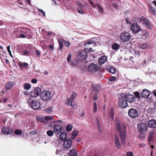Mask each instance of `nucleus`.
I'll use <instances>...</instances> for the list:
<instances>
[{
  "mask_svg": "<svg viewBox=\"0 0 156 156\" xmlns=\"http://www.w3.org/2000/svg\"><path fill=\"white\" fill-rule=\"evenodd\" d=\"M148 126L151 128H154L156 127V121L154 119L149 120L148 123Z\"/></svg>",
  "mask_w": 156,
  "mask_h": 156,
  "instance_id": "obj_19",
  "label": "nucleus"
},
{
  "mask_svg": "<svg viewBox=\"0 0 156 156\" xmlns=\"http://www.w3.org/2000/svg\"><path fill=\"white\" fill-rule=\"evenodd\" d=\"M14 133L17 135H19L22 134V132L21 130L18 129L15 131Z\"/></svg>",
  "mask_w": 156,
  "mask_h": 156,
  "instance_id": "obj_39",
  "label": "nucleus"
},
{
  "mask_svg": "<svg viewBox=\"0 0 156 156\" xmlns=\"http://www.w3.org/2000/svg\"><path fill=\"white\" fill-rule=\"evenodd\" d=\"M78 12L80 13L83 14L84 13L82 9L78 10Z\"/></svg>",
  "mask_w": 156,
  "mask_h": 156,
  "instance_id": "obj_61",
  "label": "nucleus"
},
{
  "mask_svg": "<svg viewBox=\"0 0 156 156\" xmlns=\"http://www.w3.org/2000/svg\"><path fill=\"white\" fill-rule=\"evenodd\" d=\"M112 5L115 8H116V9H118V6L117 5L116 3H113Z\"/></svg>",
  "mask_w": 156,
  "mask_h": 156,
  "instance_id": "obj_63",
  "label": "nucleus"
},
{
  "mask_svg": "<svg viewBox=\"0 0 156 156\" xmlns=\"http://www.w3.org/2000/svg\"><path fill=\"white\" fill-rule=\"evenodd\" d=\"M30 135H34L36 134L37 133L35 131H31L30 132Z\"/></svg>",
  "mask_w": 156,
  "mask_h": 156,
  "instance_id": "obj_56",
  "label": "nucleus"
},
{
  "mask_svg": "<svg viewBox=\"0 0 156 156\" xmlns=\"http://www.w3.org/2000/svg\"><path fill=\"white\" fill-rule=\"evenodd\" d=\"M96 5L98 7V9L99 10L101 11L102 12H103V8L101 6L98 4H97Z\"/></svg>",
  "mask_w": 156,
  "mask_h": 156,
  "instance_id": "obj_49",
  "label": "nucleus"
},
{
  "mask_svg": "<svg viewBox=\"0 0 156 156\" xmlns=\"http://www.w3.org/2000/svg\"><path fill=\"white\" fill-rule=\"evenodd\" d=\"M93 44V43L92 41H87V42H86L85 43L84 45L85 46L87 45H89V44Z\"/></svg>",
  "mask_w": 156,
  "mask_h": 156,
  "instance_id": "obj_57",
  "label": "nucleus"
},
{
  "mask_svg": "<svg viewBox=\"0 0 156 156\" xmlns=\"http://www.w3.org/2000/svg\"><path fill=\"white\" fill-rule=\"evenodd\" d=\"M149 35V34L148 32H146L144 34H143V37L144 38H147Z\"/></svg>",
  "mask_w": 156,
  "mask_h": 156,
  "instance_id": "obj_46",
  "label": "nucleus"
},
{
  "mask_svg": "<svg viewBox=\"0 0 156 156\" xmlns=\"http://www.w3.org/2000/svg\"><path fill=\"white\" fill-rule=\"evenodd\" d=\"M153 95L156 98V90H154L153 91Z\"/></svg>",
  "mask_w": 156,
  "mask_h": 156,
  "instance_id": "obj_64",
  "label": "nucleus"
},
{
  "mask_svg": "<svg viewBox=\"0 0 156 156\" xmlns=\"http://www.w3.org/2000/svg\"><path fill=\"white\" fill-rule=\"evenodd\" d=\"M97 104L96 102H94L93 105V112H97Z\"/></svg>",
  "mask_w": 156,
  "mask_h": 156,
  "instance_id": "obj_40",
  "label": "nucleus"
},
{
  "mask_svg": "<svg viewBox=\"0 0 156 156\" xmlns=\"http://www.w3.org/2000/svg\"><path fill=\"white\" fill-rule=\"evenodd\" d=\"M2 131L5 134H8L11 133L12 132L13 130L8 128L4 127L2 129Z\"/></svg>",
  "mask_w": 156,
  "mask_h": 156,
  "instance_id": "obj_20",
  "label": "nucleus"
},
{
  "mask_svg": "<svg viewBox=\"0 0 156 156\" xmlns=\"http://www.w3.org/2000/svg\"><path fill=\"white\" fill-rule=\"evenodd\" d=\"M53 107H50L46 109V111L48 113H50L52 112Z\"/></svg>",
  "mask_w": 156,
  "mask_h": 156,
  "instance_id": "obj_41",
  "label": "nucleus"
},
{
  "mask_svg": "<svg viewBox=\"0 0 156 156\" xmlns=\"http://www.w3.org/2000/svg\"><path fill=\"white\" fill-rule=\"evenodd\" d=\"M116 129L120 133L121 140L122 144L125 145V138L126 136V131L127 128L125 124L122 126L119 122L116 124Z\"/></svg>",
  "mask_w": 156,
  "mask_h": 156,
  "instance_id": "obj_1",
  "label": "nucleus"
},
{
  "mask_svg": "<svg viewBox=\"0 0 156 156\" xmlns=\"http://www.w3.org/2000/svg\"><path fill=\"white\" fill-rule=\"evenodd\" d=\"M151 92L150 90L146 89H143L140 93V95L141 97L144 98H147V101L148 102H151L152 100L150 98H148Z\"/></svg>",
  "mask_w": 156,
  "mask_h": 156,
  "instance_id": "obj_7",
  "label": "nucleus"
},
{
  "mask_svg": "<svg viewBox=\"0 0 156 156\" xmlns=\"http://www.w3.org/2000/svg\"><path fill=\"white\" fill-rule=\"evenodd\" d=\"M88 70L91 73L95 72L98 70V68L97 65L94 64H90L88 66Z\"/></svg>",
  "mask_w": 156,
  "mask_h": 156,
  "instance_id": "obj_11",
  "label": "nucleus"
},
{
  "mask_svg": "<svg viewBox=\"0 0 156 156\" xmlns=\"http://www.w3.org/2000/svg\"><path fill=\"white\" fill-rule=\"evenodd\" d=\"M134 54L135 56H139L140 55V52L137 50H135L134 51Z\"/></svg>",
  "mask_w": 156,
  "mask_h": 156,
  "instance_id": "obj_48",
  "label": "nucleus"
},
{
  "mask_svg": "<svg viewBox=\"0 0 156 156\" xmlns=\"http://www.w3.org/2000/svg\"><path fill=\"white\" fill-rule=\"evenodd\" d=\"M94 94V96H93V100L94 101L96 100L98 98V96L97 95L98 94Z\"/></svg>",
  "mask_w": 156,
  "mask_h": 156,
  "instance_id": "obj_53",
  "label": "nucleus"
},
{
  "mask_svg": "<svg viewBox=\"0 0 156 156\" xmlns=\"http://www.w3.org/2000/svg\"><path fill=\"white\" fill-rule=\"evenodd\" d=\"M118 104L119 107L121 108H124L128 106L127 102L125 99L119 100Z\"/></svg>",
  "mask_w": 156,
  "mask_h": 156,
  "instance_id": "obj_17",
  "label": "nucleus"
},
{
  "mask_svg": "<svg viewBox=\"0 0 156 156\" xmlns=\"http://www.w3.org/2000/svg\"><path fill=\"white\" fill-rule=\"evenodd\" d=\"M58 43L59 45V49H62L63 48V44L62 41L60 40H58Z\"/></svg>",
  "mask_w": 156,
  "mask_h": 156,
  "instance_id": "obj_43",
  "label": "nucleus"
},
{
  "mask_svg": "<svg viewBox=\"0 0 156 156\" xmlns=\"http://www.w3.org/2000/svg\"><path fill=\"white\" fill-rule=\"evenodd\" d=\"M29 65L28 64L25 62H24L23 63L21 62H19L18 64V66H19L20 68L22 70V69L23 68V66H24L25 68L26 69H28V66Z\"/></svg>",
  "mask_w": 156,
  "mask_h": 156,
  "instance_id": "obj_24",
  "label": "nucleus"
},
{
  "mask_svg": "<svg viewBox=\"0 0 156 156\" xmlns=\"http://www.w3.org/2000/svg\"><path fill=\"white\" fill-rule=\"evenodd\" d=\"M132 35L129 32H124L120 35V38L122 41L126 42L129 41Z\"/></svg>",
  "mask_w": 156,
  "mask_h": 156,
  "instance_id": "obj_6",
  "label": "nucleus"
},
{
  "mask_svg": "<svg viewBox=\"0 0 156 156\" xmlns=\"http://www.w3.org/2000/svg\"><path fill=\"white\" fill-rule=\"evenodd\" d=\"M129 115L132 118H135L139 115L137 110L135 108H131L129 109L128 112Z\"/></svg>",
  "mask_w": 156,
  "mask_h": 156,
  "instance_id": "obj_8",
  "label": "nucleus"
},
{
  "mask_svg": "<svg viewBox=\"0 0 156 156\" xmlns=\"http://www.w3.org/2000/svg\"><path fill=\"white\" fill-rule=\"evenodd\" d=\"M27 102L30 107L34 110H37L40 108L41 103L38 100H33L30 98L28 100Z\"/></svg>",
  "mask_w": 156,
  "mask_h": 156,
  "instance_id": "obj_3",
  "label": "nucleus"
},
{
  "mask_svg": "<svg viewBox=\"0 0 156 156\" xmlns=\"http://www.w3.org/2000/svg\"><path fill=\"white\" fill-rule=\"evenodd\" d=\"M41 89L38 87H36L34 90L30 92V95L32 97H36L41 93Z\"/></svg>",
  "mask_w": 156,
  "mask_h": 156,
  "instance_id": "obj_12",
  "label": "nucleus"
},
{
  "mask_svg": "<svg viewBox=\"0 0 156 156\" xmlns=\"http://www.w3.org/2000/svg\"><path fill=\"white\" fill-rule=\"evenodd\" d=\"M36 119L38 121L42 122H44V120L42 117L40 116H37Z\"/></svg>",
  "mask_w": 156,
  "mask_h": 156,
  "instance_id": "obj_37",
  "label": "nucleus"
},
{
  "mask_svg": "<svg viewBox=\"0 0 156 156\" xmlns=\"http://www.w3.org/2000/svg\"><path fill=\"white\" fill-rule=\"evenodd\" d=\"M145 18H144L143 16H141L140 18L136 17L134 18L133 20L135 21V23H136L135 24H136L142 22L144 23V20H145Z\"/></svg>",
  "mask_w": 156,
  "mask_h": 156,
  "instance_id": "obj_21",
  "label": "nucleus"
},
{
  "mask_svg": "<svg viewBox=\"0 0 156 156\" xmlns=\"http://www.w3.org/2000/svg\"><path fill=\"white\" fill-rule=\"evenodd\" d=\"M87 53L84 51L79 52L77 54V58L80 60H83L86 59Z\"/></svg>",
  "mask_w": 156,
  "mask_h": 156,
  "instance_id": "obj_15",
  "label": "nucleus"
},
{
  "mask_svg": "<svg viewBox=\"0 0 156 156\" xmlns=\"http://www.w3.org/2000/svg\"><path fill=\"white\" fill-rule=\"evenodd\" d=\"M24 88L26 90H29L31 88V85L30 83H25L24 85Z\"/></svg>",
  "mask_w": 156,
  "mask_h": 156,
  "instance_id": "obj_34",
  "label": "nucleus"
},
{
  "mask_svg": "<svg viewBox=\"0 0 156 156\" xmlns=\"http://www.w3.org/2000/svg\"><path fill=\"white\" fill-rule=\"evenodd\" d=\"M7 50L8 51V52L9 53L10 56L12 58H13V56L12 55V54H11V51L10 50V46H7Z\"/></svg>",
  "mask_w": 156,
  "mask_h": 156,
  "instance_id": "obj_47",
  "label": "nucleus"
},
{
  "mask_svg": "<svg viewBox=\"0 0 156 156\" xmlns=\"http://www.w3.org/2000/svg\"><path fill=\"white\" fill-rule=\"evenodd\" d=\"M73 128V126L71 124H68L66 127V130L68 132H69Z\"/></svg>",
  "mask_w": 156,
  "mask_h": 156,
  "instance_id": "obj_36",
  "label": "nucleus"
},
{
  "mask_svg": "<svg viewBox=\"0 0 156 156\" xmlns=\"http://www.w3.org/2000/svg\"><path fill=\"white\" fill-rule=\"evenodd\" d=\"M89 2L93 6V7H95V5L94 4V3L91 1V0H88Z\"/></svg>",
  "mask_w": 156,
  "mask_h": 156,
  "instance_id": "obj_62",
  "label": "nucleus"
},
{
  "mask_svg": "<svg viewBox=\"0 0 156 156\" xmlns=\"http://www.w3.org/2000/svg\"><path fill=\"white\" fill-rule=\"evenodd\" d=\"M109 80L110 81H115L116 80L115 76H111L110 77L109 79Z\"/></svg>",
  "mask_w": 156,
  "mask_h": 156,
  "instance_id": "obj_50",
  "label": "nucleus"
},
{
  "mask_svg": "<svg viewBox=\"0 0 156 156\" xmlns=\"http://www.w3.org/2000/svg\"><path fill=\"white\" fill-rule=\"evenodd\" d=\"M72 55L71 52H70L68 55L67 57V60L68 62H69L71 61Z\"/></svg>",
  "mask_w": 156,
  "mask_h": 156,
  "instance_id": "obj_44",
  "label": "nucleus"
},
{
  "mask_svg": "<svg viewBox=\"0 0 156 156\" xmlns=\"http://www.w3.org/2000/svg\"><path fill=\"white\" fill-rule=\"evenodd\" d=\"M59 139L62 141L67 139V134L65 132H62L60 135Z\"/></svg>",
  "mask_w": 156,
  "mask_h": 156,
  "instance_id": "obj_25",
  "label": "nucleus"
},
{
  "mask_svg": "<svg viewBox=\"0 0 156 156\" xmlns=\"http://www.w3.org/2000/svg\"><path fill=\"white\" fill-rule=\"evenodd\" d=\"M53 118V116H46L45 117V119L46 120H50Z\"/></svg>",
  "mask_w": 156,
  "mask_h": 156,
  "instance_id": "obj_51",
  "label": "nucleus"
},
{
  "mask_svg": "<svg viewBox=\"0 0 156 156\" xmlns=\"http://www.w3.org/2000/svg\"><path fill=\"white\" fill-rule=\"evenodd\" d=\"M126 156H133V153L132 152H128L126 153Z\"/></svg>",
  "mask_w": 156,
  "mask_h": 156,
  "instance_id": "obj_54",
  "label": "nucleus"
},
{
  "mask_svg": "<svg viewBox=\"0 0 156 156\" xmlns=\"http://www.w3.org/2000/svg\"><path fill=\"white\" fill-rule=\"evenodd\" d=\"M124 99L127 102L128 101L130 103L133 102L135 100L134 96L129 93L126 94L124 96Z\"/></svg>",
  "mask_w": 156,
  "mask_h": 156,
  "instance_id": "obj_14",
  "label": "nucleus"
},
{
  "mask_svg": "<svg viewBox=\"0 0 156 156\" xmlns=\"http://www.w3.org/2000/svg\"><path fill=\"white\" fill-rule=\"evenodd\" d=\"M31 82L33 83H36L37 82V80L36 79H33L31 80Z\"/></svg>",
  "mask_w": 156,
  "mask_h": 156,
  "instance_id": "obj_60",
  "label": "nucleus"
},
{
  "mask_svg": "<svg viewBox=\"0 0 156 156\" xmlns=\"http://www.w3.org/2000/svg\"><path fill=\"white\" fill-rule=\"evenodd\" d=\"M38 12L40 15L42 16H45V13L42 10L40 9H38Z\"/></svg>",
  "mask_w": 156,
  "mask_h": 156,
  "instance_id": "obj_35",
  "label": "nucleus"
},
{
  "mask_svg": "<svg viewBox=\"0 0 156 156\" xmlns=\"http://www.w3.org/2000/svg\"><path fill=\"white\" fill-rule=\"evenodd\" d=\"M14 85V82H9L5 84V88L7 90L11 89Z\"/></svg>",
  "mask_w": 156,
  "mask_h": 156,
  "instance_id": "obj_22",
  "label": "nucleus"
},
{
  "mask_svg": "<svg viewBox=\"0 0 156 156\" xmlns=\"http://www.w3.org/2000/svg\"><path fill=\"white\" fill-rule=\"evenodd\" d=\"M77 95V93L73 92L70 98H67L65 102L66 104L67 105L71 106L74 109H76L77 108V105L74 104L73 101Z\"/></svg>",
  "mask_w": 156,
  "mask_h": 156,
  "instance_id": "obj_2",
  "label": "nucleus"
},
{
  "mask_svg": "<svg viewBox=\"0 0 156 156\" xmlns=\"http://www.w3.org/2000/svg\"><path fill=\"white\" fill-rule=\"evenodd\" d=\"M62 147L64 150H68L72 147L73 142L71 139L68 138L63 141Z\"/></svg>",
  "mask_w": 156,
  "mask_h": 156,
  "instance_id": "obj_5",
  "label": "nucleus"
},
{
  "mask_svg": "<svg viewBox=\"0 0 156 156\" xmlns=\"http://www.w3.org/2000/svg\"><path fill=\"white\" fill-rule=\"evenodd\" d=\"M78 131L77 130H74L72 132V136H75L76 137L78 134Z\"/></svg>",
  "mask_w": 156,
  "mask_h": 156,
  "instance_id": "obj_45",
  "label": "nucleus"
},
{
  "mask_svg": "<svg viewBox=\"0 0 156 156\" xmlns=\"http://www.w3.org/2000/svg\"><path fill=\"white\" fill-rule=\"evenodd\" d=\"M41 93V98L44 101H48L52 98V93L49 91L44 90Z\"/></svg>",
  "mask_w": 156,
  "mask_h": 156,
  "instance_id": "obj_4",
  "label": "nucleus"
},
{
  "mask_svg": "<svg viewBox=\"0 0 156 156\" xmlns=\"http://www.w3.org/2000/svg\"><path fill=\"white\" fill-rule=\"evenodd\" d=\"M29 54V52L27 51H25L22 52V55H26L27 54Z\"/></svg>",
  "mask_w": 156,
  "mask_h": 156,
  "instance_id": "obj_55",
  "label": "nucleus"
},
{
  "mask_svg": "<svg viewBox=\"0 0 156 156\" xmlns=\"http://www.w3.org/2000/svg\"><path fill=\"white\" fill-rule=\"evenodd\" d=\"M143 23L146 24V27L147 28L150 29L151 28L150 23L147 19L145 18L144 20Z\"/></svg>",
  "mask_w": 156,
  "mask_h": 156,
  "instance_id": "obj_32",
  "label": "nucleus"
},
{
  "mask_svg": "<svg viewBox=\"0 0 156 156\" xmlns=\"http://www.w3.org/2000/svg\"><path fill=\"white\" fill-rule=\"evenodd\" d=\"M77 152L75 149L71 150L69 152V156H77Z\"/></svg>",
  "mask_w": 156,
  "mask_h": 156,
  "instance_id": "obj_27",
  "label": "nucleus"
},
{
  "mask_svg": "<svg viewBox=\"0 0 156 156\" xmlns=\"http://www.w3.org/2000/svg\"><path fill=\"white\" fill-rule=\"evenodd\" d=\"M134 94L136 96V97L137 98H140V93L138 91H136L134 93Z\"/></svg>",
  "mask_w": 156,
  "mask_h": 156,
  "instance_id": "obj_42",
  "label": "nucleus"
},
{
  "mask_svg": "<svg viewBox=\"0 0 156 156\" xmlns=\"http://www.w3.org/2000/svg\"><path fill=\"white\" fill-rule=\"evenodd\" d=\"M130 29L134 34H137L140 31H142L139 26L135 23H133L131 25Z\"/></svg>",
  "mask_w": 156,
  "mask_h": 156,
  "instance_id": "obj_9",
  "label": "nucleus"
},
{
  "mask_svg": "<svg viewBox=\"0 0 156 156\" xmlns=\"http://www.w3.org/2000/svg\"><path fill=\"white\" fill-rule=\"evenodd\" d=\"M149 11L151 14L153 15H156V9L151 5L149 6Z\"/></svg>",
  "mask_w": 156,
  "mask_h": 156,
  "instance_id": "obj_26",
  "label": "nucleus"
},
{
  "mask_svg": "<svg viewBox=\"0 0 156 156\" xmlns=\"http://www.w3.org/2000/svg\"><path fill=\"white\" fill-rule=\"evenodd\" d=\"M47 135L49 136H52L54 134V132L52 130H48L47 132Z\"/></svg>",
  "mask_w": 156,
  "mask_h": 156,
  "instance_id": "obj_38",
  "label": "nucleus"
},
{
  "mask_svg": "<svg viewBox=\"0 0 156 156\" xmlns=\"http://www.w3.org/2000/svg\"><path fill=\"white\" fill-rule=\"evenodd\" d=\"M114 108L112 107L111 108L109 112V117H110L113 121H114Z\"/></svg>",
  "mask_w": 156,
  "mask_h": 156,
  "instance_id": "obj_28",
  "label": "nucleus"
},
{
  "mask_svg": "<svg viewBox=\"0 0 156 156\" xmlns=\"http://www.w3.org/2000/svg\"><path fill=\"white\" fill-rule=\"evenodd\" d=\"M76 4L80 8L82 7L83 6V5H82L79 1H76Z\"/></svg>",
  "mask_w": 156,
  "mask_h": 156,
  "instance_id": "obj_52",
  "label": "nucleus"
},
{
  "mask_svg": "<svg viewBox=\"0 0 156 156\" xmlns=\"http://www.w3.org/2000/svg\"><path fill=\"white\" fill-rule=\"evenodd\" d=\"M64 43L65 46L67 47H69L70 44L69 42L68 41H65L64 42Z\"/></svg>",
  "mask_w": 156,
  "mask_h": 156,
  "instance_id": "obj_58",
  "label": "nucleus"
},
{
  "mask_svg": "<svg viewBox=\"0 0 156 156\" xmlns=\"http://www.w3.org/2000/svg\"><path fill=\"white\" fill-rule=\"evenodd\" d=\"M26 36H27V37L29 39L33 37L32 35L31 34H27Z\"/></svg>",
  "mask_w": 156,
  "mask_h": 156,
  "instance_id": "obj_59",
  "label": "nucleus"
},
{
  "mask_svg": "<svg viewBox=\"0 0 156 156\" xmlns=\"http://www.w3.org/2000/svg\"><path fill=\"white\" fill-rule=\"evenodd\" d=\"M107 61V58L106 56L102 55L101 56L98 60L99 65H102Z\"/></svg>",
  "mask_w": 156,
  "mask_h": 156,
  "instance_id": "obj_18",
  "label": "nucleus"
},
{
  "mask_svg": "<svg viewBox=\"0 0 156 156\" xmlns=\"http://www.w3.org/2000/svg\"><path fill=\"white\" fill-rule=\"evenodd\" d=\"M107 69L108 72L112 73H114L115 72L114 68L112 67H108V68H107Z\"/></svg>",
  "mask_w": 156,
  "mask_h": 156,
  "instance_id": "obj_33",
  "label": "nucleus"
},
{
  "mask_svg": "<svg viewBox=\"0 0 156 156\" xmlns=\"http://www.w3.org/2000/svg\"><path fill=\"white\" fill-rule=\"evenodd\" d=\"M91 89L93 94H98L101 89V87L98 84L92 83L91 86Z\"/></svg>",
  "mask_w": 156,
  "mask_h": 156,
  "instance_id": "obj_10",
  "label": "nucleus"
},
{
  "mask_svg": "<svg viewBox=\"0 0 156 156\" xmlns=\"http://www.w3.org/2000/svg\"><path fill=\"white\" fill-rule=\"evenodd\" d=\"M115 142L116 146L118 148H120L121 145L120 143L118 136L117 135L115 136Z\"/></svg>",
  "mask_w": 156,
  "mask_h": 156,
  "instance_id": "obj_23",
  "label": "nucleus"
},
{
  "mask_svg": "<svg viewBox=\"0 0 156 156\" xmlns=\"http://www.w3.org/2000/svg\"><path fill=\"white\" fill-rule=\"evenodd\" d=\"M154 135V132H150L149 133L148 136L149 140L148 142L149 143L151 140H152L153 137Z\"/></svg>",
  "mask_w": 156,
  "mask_h": 156,
  "instance_id": "obj_30",
  "label": "nucleus"
},
{
  "mask_svg": "<svg viewBox=\"0 0 156 156\" xmlns=\"http://www.w3.org/2000/svg\"><path fill=\"white\" fill-rule=\"evenodd\" d=\"M53 130L56 134L58 135L62 131V127L60 125H55L53 126Z\"/></svg>",
  "mask_w": 156,
  "mask_h": 156,
  "instance_id": "obj_16",
  "label": "nucleus"
},
{
  "mask_svg": "<svg viewBox=\"0 0 156 156\" xmlns=\"http://www.w3.org/2000/svg\"><path fill=\"white\" fill-rule=\"evenodd\" d=\"M120 47V45L116 43H114L112 46V49L117 51Z\"/></svg>",
  "mask_w": 156,
  "mask_h": 156,
  "instance_id": "obj_29",
  "label": "nucleus"
},
{
  "mask_svg": "<svg viewBox=\"0 0 156 156\" xmlns=\"http://www.w3.org/2000/svg\"><path fill=\"white\" fill-rule=\"evenodd\" d=\"M137 129L141 132H144L147 130V125L144 123H140L138 124Z\"/></svg>",
  "mask_w": 156,
  "mask_h": 156,
  "instance_id": "obj_13",
  "label": "nucleus"
},
{
  "mask_svg": "<svg viewBox=\"0 0 156 156\" xmlns=\"http://www.w3.org/2000/svg\"><path fill=\"white\" fill-rule=\"evenodd\" d=\"M139 47L142 49H146L148 47L147 43L140 44L139 45Z\"/></svg>",
  "mask_w": 156,
  "mask_h": 156,
  "instance_id": "obj_31",
  "label": "nucleus"
}]
</instances>
